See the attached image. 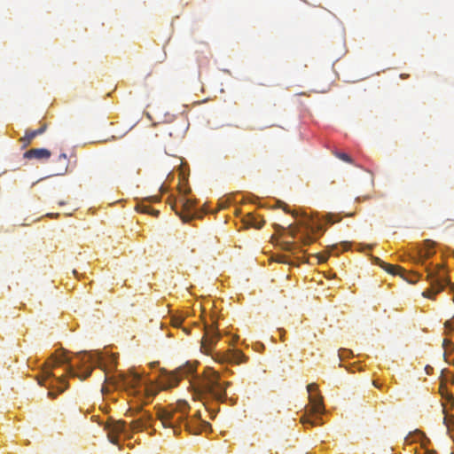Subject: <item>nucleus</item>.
Listing matches in <instances>:
<instances>
[{"instance_id":"1","label":"nucleus","mask_w":454,"mask_h":454,"mask_svg":"<svg viewBox=\"0 0 454 454\" xmlns=\"http://www.w3.org/2000/svg\"><path fill=\"white\" fill-rule=\"evenodd\" d=\"M75 358L78 359L76 364L64 355L59 357L51 356L45 362L42 375L37 376L36 379L39 385L48 387L49 398L55 399L59 394L67 388V384L62 386L66 376L85 380L91 374L93 367L100 364V356L97 352H81L75 356Z\"/></svg>"},{"instance_id":"2","label":"nucleus","mask_w":454,"mask_h":454,"mask_svg":"<svg viewBox=\"0 0 454 454\" xmlns=\"http://www.w3.org/2000/svg\"><path fill=\"white\" fill-rule=\"evenodd\" d=\"M231 385L230 381H222L218 372L208 369L200 386V395L203 402L214 400L217 403L229 401L231 405L235 403L233 398H228L226 388Z\"/></svg>"},{"instance_id":"3","label":"nucleus","mask_w":454,"mask_h":454,"mask_svg":"<svg viewBox=\"0 0 454 454\" xmlns=\"http://www.w3.org/2000/svg\"><path fill=\"white\" fill-rule=\"evenodd\" d=\"M195 367L192 364H185L173 372L163 370L159 379V387L161 390H168L176 387L180 380L194 372Z\"/></svg>"},{"instance_id":"4","label":"nucleus","mask_w":454,"mask_h":454,"mask_svg":"<svg viewBox=\"0 0 454 454\" xmlns=\"http://www.w3.org/2000/svg\"><path fill=\"white\" fill-rule=\"evenodd\" d=\"M442 271L441 266H437V269L434 270L427 271V278L430 282V288L423 292L422 295L424 297L433 299L436 294L444 289L446 285L450 284L449 278Z\"/></svg>"},{"instance_id":"5","label":"nucleus","mask_w":454,"mask_h":454,"mask_svg":"<svg viewBox=\"0 0 454 454\" xmlns=\"http://www.w3.org/2000/svg\"><path fill=\"white\" fill-rule=\"evenodd\" d=\"M157 416L164 427H170L175 434H178V426L184 421L182 414L172 410L161 409L159 410Z\"/></svg>"},{"instance_id":"6","label":"nucleus","mask_w":454,"mask_h":454,"mask_svg":"<svg viewBox=\"0 0 454 454\" xmlns=\"http://www.w3.org/2000/svg\"><path fill=\"white\" fill-rule=\"evenodd\" d=\"M141 382V376L136 372L123 373L120 372L113 379V385L116 387H124L126 389H135Z\"/></svg>"},{"instance_id":"7","label":"nucleus","mask_w":454,"mask_h":454,"mask_svg":"<svg viewBox=\"0 0 454 454\" xmlns=\"http://www.w3.org/2000/svg\"><path fill=\"white\" fill-rule=\"evenodd\" d=\"M215 359L220 363L239 364L246 363L247 357L239 349L229 348L223 353H216Z\"/></svg>"},{"instance_id":"8","label":"nucleus","mask_w":454,"mask_h":454,"mask_svg":"<svg viewBox=\"0 0 454 454\" xmlns=\"http://www.w3.org/2000/svg\"><path fill=\"white\" fill-rule=\"evenodd\" d=\"M107 430V437L113 444H118V435L120 434H128L129 430L127 425L122 420L113 421L106 426Z\"/></svg>"},{"instance_id":"9","label":"nucleus","mask_w":454,"mask_h":454,"mask_svg":"<svg viewBox=\"0 0 454 454\" xmlns=\"http://www.w3.org/2000/svg\"><path fill=\"white\" fill-rule=\"evenodd\" d=\"M219 339L220 334L217 329L213 325L207 326L205 328V333L201 340V348H203L204 351L208 354Z\"/></svg>"},{"instance_id":"10","label":"nucleus","mask_w":454,"mask_h":454,"mask_svg":"<svg viewBox=\"0 0 454 454\" xmlns=\"http://www.w3.org/2000/svg\"><path fill=\"white\" fill-rule=\"evenodd\" d=\"M193 206H194V203L191 200H184V199H182V210L177 211L175 208L176 213L181 217L183 222L187 223V222L191 221L195 216V214L191 212Z\"/></svg>"},{"instance_id":"11","label":"nucleus","mask_w":454,"mask_h":454,"mask_svg":"<svg viewBox=\"0 0 454 454\" xmlns=\"http://www.w3.org/2000/svg\"><path fill=\"white\" fill-rule=\"evenodd\" d=\"M51 153L45 148H33L24 153L25 159L48 160Z\"/></svg>"},{"instance_id":"12","label":"nucleus","mask_w":454,"mask_h":454,"mask_svg":"<svg viewBox=\"0 0 454 454\" xmlns=\"http://www.w3.org/2000/svg\"><path fill=\"white\" fill-rule=\"evenodd\" d=\"M309 400L311 405V408L309 410L310 414L323 413L325 411V406L323 403L322 396H315L313 395H309Z\"/></svg>"},{"instance_id":"13","label":"nucleus","mask_w":454,"mask_h":454,"mask_svg":"<svg viewBox=\"0 0 454 454\" xmlns=\"http://www.w3.org/2000/svg\"><path fill=\"white\" fill-rule=\"evenodd\" d=\"M45 129H46V125L43 124L37 129L27 130L25 133V136L20 138V142L23 144L22 147L25 148V147L28 146L31 144L32 140L36 136L43 134L45 131Z\"/></svg>"},{"instance_id":"14","label":"nucleus","mask_w":454,"mask_h":454,"mask_svg":"<svg viewBox=\"0 0 454 454\" xmlns=\"http://www.w3.org/2000/svg\"><path fill=\"white\" fill-rule=\"evenodd\" d=\"M300 224L306 229V234H303L301 237V242L303 245H309L310 243L315 241V238L310 235L316 231V227L310 224L308 221L301 222Z\"/></svg>"},{"instance_id":"15","label":"nucleus","mask_w":454,"mask_h":454,"mask_svg":"<svg viewBox=\"0 0 454 454\" xmlns=\"http://www.w3.org/2000/svg\"><path fill=\"white\" fill-rule=\"evenodd\" d=\"M150 416L145 413L141 418L132 421L129 425V430L131 432L141 431L148 426Z\"/></svg>"},{"instance_id":"16","label":"nucleus","mask_w":454,"mask_h":454,"mask_svg":"<svg viewBox=\"0 0 454 454\" xmlns=\"http://www.w3.org/2000/svg\"><path fill=\"white\" fill-rule=\"evenodd\" d=\"M375 263L380 265L383 270H385L387 272L392 275H397L403 270L402 267L387 263L380 260V258H375Z\"/></svg>"},{"instance_id":"17","label":"nucleus","mask_w":454,"mask_h":454,"mask_svg":"<svg viewBox=\"0 0 454 454\" xmlns=\"http://www.w3.org/2000/svg\"><path fill=\"white\" fill-rule=\"evenodd\" d=\"M58 162H59L60 166L59 168V169L57 170L56 172V175H64L67 173V168H68V163H69V160H68V158L67 156L66 153H61L59 157H58Z\"/></svg>"},{"instance_id":"18","label":"nucleus","mask_w":454,"mask_h":454,"mask_svg":"<svg viewBox=\"0 0 454 454\" xmlns=\"http://www.w3.org/2000/svg\"><path fill=\"white\" fill-rule=\"evenodd\" d=\"M245 223L247 224V227L261 229L264 224V221L262 219L259 220L254 215L249 214V215H247V216L245 220Z\"/></svg>"},{"instance_id":"19","label":"nucleus","mask_w":454,"mask_h":454,"mask_svg":"<svg viewBox=\"0 0 454 454\" xmlns=\"http://www.w3.org/2000/svg\"><path fill=\"white\" fill-rule=\"evenodd\" d=\"M439 391L442 397L447 402V404L450 405V409H452L454 407L453 395L448 391L447 387L443 384L441 385Z\"/></svg>"},{"instance_id":"20","label":"nucleus","mask_w":454,"mask_h":454,"mask_svg":"<svg viewBox=\"0 0 454 454\" xmlns=\"http://www.w3.org/2000/svg\"><path fill=\"white\" fill-rule=\"evenodd\" d=\"M301 423L304 426L309 425L310 427H316L319 424H322V419L319 417L310 419L307 415H304L301 418Z\"/></svg>"},{"instance_id":"21","label":"nucleus","mask_w":454,"mask_h":454,"mask_svg":"<svg viewBox=\"0 0 454 454\" xmlns=\"http://www.w3.org/2000/svg\"><path fill=\"white\" fill-rule=\"evenodd\" d=\"M137 209L139 210L142 213L150 214V215H153L154 216H158V215H159V211L158 210L153 209V208L150 207V206L145 205L143 203L142 204H138L137 206Z\"/></svg>"},{"instance_id":"22","label":"nucleus","mask_w":454,"mask_h":454,"mask_svg":"<svg viewBox=\"0 0 454 454\" xmlns=\"http://www.w3.org/2000/svg\"><path fill=\"white\" fill-rule=\"evenodd\" d=\"M333 154L340 160L345 161V162H348V163H353V160L351 159V157L345 153H340V152H334Z\"/></svg>"},{"instance_id":"23","label":"nucleus","mask_w":454,"mask_h":454,"mask_svg":"<svg viewBox=\"0 0 454 454\" xmlns=\"http://www.w3.org/2000/svg\"><path fill=\"white\" fill-rule=\"evenodd\" d=\"M442 347L445 349L443 356L446 359V352H447L449 347H450L451 349H453L454 346H453L452 342L450 340L444 339L443 341H442Z\"/></svg>"},{"instance_id":"24","label":"nucleus","mask_w":454,"mask_h":454,"mask_svg":"<svg viewBox=\"0 0 454 454\" xmlns=\"http://www.w3.org/2000/svg\"><path fill=\"white\" fill-rule=\"evenodd\" d=\"M281 246L282 248L286 251H293L295 245L292 241H284Z\"/></svg>"},{"instance_id":"25","label":"nucleus","mask_w":454,"mask_h":454,"mask_svg":"<svg viewBox=\"0 0 454 454\" xmlns=\"http://www.w3.org/2000/svg\"><path fill=\"white\" fill-rule=\"evenodd\" d=\"M444 423L446 424L447 427H448V430H452L454 429V417H451V418H447L446 416L444 417Z\"/></svg>"},{"instance_id":"26","label":"nucleus","mask_w":454,"mask_h":454,"mask_svg":"<svg viewBox=\"0 0 454 454\" xmlns=\"http://www.w3.org/2000/svg\"><path fill=\"white\" fill-rule=\"evenodd\" d=\"M275 261L278 263H288L289 262L287 257L284 254L277 255Z\"/></svg>"},{"instance_id":"27","label":"nucleus","mask_w":454,"mask_h":454,"mask_svg":"<svg viewBox=\"0 0 454 454\" xmlns=\"http://www.w3.org/2000/svg\"><path fill=\"white\" fill-rule=\"evenodd\" d=\"M183 322V319L181 317H175L172 318V325L175 327H179Z\"/></svg>"},{"instance_id":"28","label":"nucleus","mask_w":454,"mask_h":454,"mask_svg":"<svg viewBox=\"0 0 454 454\" xmlns=\"http://www.w3.org/2000/svg\"><path fill=\"white\" fill-rule=\"evenodd\" d=\"M444 328H445V330H446V331H448V332H451V331H453V329H454V325H453V324H452L451 320H447V321L444 323Z\"/></svg>"},{"instance_id":"29","label":"nucleus","mask_w":454,"mask_h":454,"mask_svg":"<svg viewBox=\"0 0 454 454\" xmlns=\"http://www.w3.org/2000/svg\"><path fill=\"white\" fill-rule=\"evenodd\" d=\"M317 389V385L316 383H310L307 386V390H308V393L309 395H311V393L313 391H316Z\"/></svg>"},{"instance_id":"30","label":"nucleus","mask_w":454,"mask_h":454,"mask_svg":"<svg viewBox=\"0 0 454 454\" xmlns=\"http://www.w3.org/2000/svg\"><path fill=\"white\" fill-rule=\"evenodd\" d=\"M326 221H327V223H331V224H333V223H334L335 222H337V220H333V215H327V219H326Z\"/></svg>"},{"instance_id":"31","label":"nucleus","mask_w":454,"mask_h":454,"mask_svg":"<svg viewBox=\"0 0 454 454\" xmlns=\"http://www.w3.org/2000/svg\"><path fill=\"white\" fill-rule=\"evenodd\" d=\"M289 229H290V234H291L292 238H294L296 235V231L294 230L291 225L289 226Z\"/></svg>"},{"instance_id":"32","label":"nucleus","mask_w":454,"mask_h":454,"mask_svg":"<svg viewBox=\"0 0 454 454\" xmlns=\"http://www.w3.org/2000/svg\"><path fill=\"white\" fill-rule=\"evenodd\" d=\"M425 244H426V246H427V247H433V245H434V242H433V241H431V240H426V241H425Z\"/></svg>"},{"instance_id":"33","label":"nucleus","mask_w":454,"mask_h":454,"mask_svg":"<svg viewBox=\"0 0 454 454\" xmlns=\"http://www.w3.org/2000/svg\"><path fill=\"white\" fill-rule=\"evenodd\" d=\"M274 228L277 231H278L280 230H284V228L282 226H280L279 224H274Z\"/></svg>"},{"instance_id":"34","label":"nucleus","mask_w":454,"mask_h":454,"mask_svg":"<svg viewBox=\"0 0 454 454\" xmlns=\"http://www.w3.org/2000/svg\"><path fill=\"white\" fill-rule=\"evenodd\" d=\"M158 200H159V197H157V196L152 197V198L150 199V201H151V202H155V201H158Z\"/></svg>"},{"instance_id":"35","label":"nucleus","mask_w":454,"mask_h":454,"mask_svg":"<svg viewBox=\"0 0 454 454\" xmlns=\"http://www.w3.org/2000/svg\"><path fill=\"white\" fill-rule=\"evenodd\" d=\"M432 254L429 251H426L424 254L425 257H429Z\"/></svg>"},{"instance_id":"36","label":"nucleus","mask_w":454,"mask_h":454,"mask_svg":"<svg viewBox=\"0 0 454 454\" xmlns=\"http://www.w3.org/2000/svg\"><path fill=\"white\" fill-rule=\"evenodd\" d=\"M373 385H374L376 387H378V388H380V384H378V382H377V381H375V380L373 381Z\"/></svg>"},{"instance_id":"37","label":"nucleus","mask_w":454,"mask_h":454,"mask_svg":"<svg viewBox=\"0 0 454 454\" xmlns=\"http://www.w3.org/2000/svg\"><path fill=\"white\" fill-rule=\"evenodd\" d=\"M210 413H211V419H213L215 416L216 411H210Z\"/></svg>"},{"instance_id":"38","label":"nucleus","mask_w":454,"mask_h":454,"mask_svg":"<svg viewBox=\"0 0 454 454\" xmlns=\"http://www.w3.org/2000/svg\"><path fill=\"white\" fill-rule=\"evenodd\" d=\"M158 364H159L158 362L152 363V364H151V366H152V367H155Z\"/></svg>"},{"instance_id":"39","label":"nucleus","mask_w":454,"mask_h":454,"mask_svg":"<svg viewBox=\"0 0 454 454\" xmlns=\"http://www.w3.org/2000/svg\"><path fill=\"white\" fill-rule=\"evenodd\" d=\"M294 216H297V213L293 211V212H290Z\"/></svg>"},{"instance_id":"40","label":"nucleus","mask_w":454,"mask_h":454,"mask_svg":"<svg viewBox=\"0 0 454 454\" xmlns=\"http://www.w3.org/2000/svg\"><path fill=\"white\" fill-rule=\"evenodd\" d=\"M446 405H447V404H443V412H445V411H446Z\"/></svg>"},{"instance_id":"41","label":"nucleus","mask_w":454,"mask_h":454,"mask_svg":"<svg viewBox=\"0 0 454 454\" xmlns=\"http://www.w3.org/2000/svg\"><path fill=\"white\" fill-rule=\"evenodd\" d=\"M239 339V336L233 338V341H236Z\"/></svg>"},{"instance_id":"42","label":"nucleus","mask_w":454,"mask_h":454,"mask_svg":"<svg viewBox=\"0 0 454 454\" xmlns=\"http://www.w3.org/2000/svg\"><path fill=\"white\" fill-rule=\"evenodd\" d=\"M320 262H325V258L320 259Z\"/></svg>"}]
</instances>
